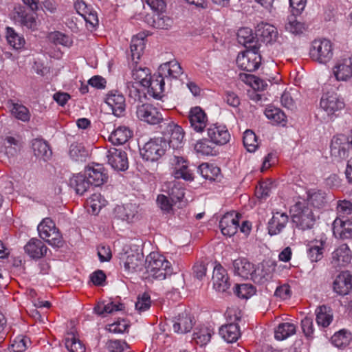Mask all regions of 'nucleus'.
Instances as JSON below:
<instances>
[{
	"mask_svg": "<svg viewBox=\"0 0 352 352\" xmlns=\"http://www.w3.org/2000/svg\"><path fill=\"white\" fill-rule=\"evenodd\" d=\"M113 212L116 218L131 223L136 218L138 207L132 204L117 206Z\"/></svg>",
	"mask_w": 352,
	"mask_h": 352,
	"instance_id": "7c9ffc66",
	"label": "nucleus"
},
{
	"mask_svg": "<svg viewBox=\"0 0 352 352\" xmlns=\"http://www.w3.org/2000/svg\"><path fill=\"white\" fill-rule=\"evenodd\" d=\"M296 333V326L289 322L280 324L274 331V337L278 340H283Z\"/></svg>",
	"mask_w": 352,
	"mask_h": 352,
	"instance_id": "8fccbe9b",
	"label": "nucleus"
},
{
	"mask_svg": "<svg viewBox=\"0 0 352 352\" xmlns=\"http://www.w3.org/2000/svg\"><path fill=\"white\" fill-rule=\"evenodd\" d=\"M146 23L157 29L168 30L173 23V19L163 13H154L152 16H147L146 17Z\"/></svg>",
	"mask_w": 352,
	"mask_h": 352,
	"instance_id": "f704fd0d",
	"label": "nucleus"
},
{
	"mask_svg": "<svg viewBox=\"0 0 352 352\" xmlns=\"http://www.w3.org/2000/svg\"><path fill=\"white\" fill-rule=\"evenodd\" d=\"M111 168L116 171H125L128 169L129 161L124 151L111 148Z\"/></svg>",
	"mask_w": 352,
	"mask_h": 352,
	"instance_id": "2f4dec72",
	"label": "nucleus"
},
{
	"mask_svg": "<svg viewBox=\"0 0 352 352\" xmlns=\"http://www.w3.org/2000/svg\"><path fill=\"white\" fill-rule=\"evenodd\" d=\"M243 144L248 152H254L258 146L256 134L251 130H246L243 133Z\"/></svg>",
	"mask_w": 352,
	"mask_h": 352,
	"instance_id": "052dcab7",
	"label": "nucleus"
},
{
	"mask_svg": "<svg viewBox=\"0 0 352 352\" xmlns=\"http://www.w3.org/2000/svg\"><path fill=\"white\" fill-rule=\"evenodd\" d=\"M23 147L19 137L6 136L0 143V151L8 157L16 155Z\"/></svg>",
	"mask_w": 352,
	"mask_h": 352,
	"instance_id": "cd10ccee",
	"label": "nucleus"
},
{
	"mask_svg": "<svg viewBox=\"0 0 352 352\" xmlns=\"http://www.w3.org/2000/svg\"><path fill=\"white\" fill-rule=\"evenodd\" d=\"M213 334L212 329L208 327H202L199 329H197L193 333V340L195 342L200 346H204L207 344Z\"/></svg>",
	"mask_w": 352,
	"mask_h": 352,
	"instance_id": "603ef678",
	"label": "nucleus"
},
{
	"mask_svg": "<svg viewBox=\"0 0 352 352\" xmlns=\"http://www.w3.org/2000/svg\"><path fill=\"white\" fill-rule=\"evenodd\" d=\"M256 292L255 288L250 284H241L236 285L234 293L240 298L248 299Z\"/></svg>",
	"mask_w": 352,
	"mask_h": 352,
	"instance_id": "e2e57ef3",
	"label": "nucleus"
},
{
	"mask_svg": "<svg viewBox=\"0 0 352 352\" xmlns=\"http://www.w3.org/2000/svg\"><path fill=\"white\" fill-rule=\"evenodd\" d=\"M168 147V140L165 137L154 138L147 142L140 149V154L146 161L154 162L165 154Z\"/></svg>",
	"mask_w": 352,
	"mask_h": 352,
	"instance_id": "6e6552de",
	"label": "nucleus"
},
{
	"mask_svg": "<svg viewBox=\"0 0 352 352\" xmlns=\"http://www.w3.org/2000/svg\"><path fill=\"white\" fill-rule=\"evenodd\" d=\"M265 115L273 123L285 126L287 123V117L280 109L268 107L265 110Z\"/></svg>",
	"mask_w": 352,
	"mask_h": 352,
	"instance_id": "09e8293b",
	"label": "nucleus"
},
{
	"mask_svg": "<svg viewBox=\"0 0 352 352\" xmlns=\"http://www.w3.org/2000/svg\"><path fill=\"white\" fill-rule=\"evenodd\" d=\"M30 344V340L27 337L18 336L13 340L12 348L14 352H23Z\"/></svg>",
	"mask_w": 352,
	"mask_h": 352,
	"instance_id": "338daca9",
	"label": "nucleus"
},
{
	"mask_svg": "<svg viewBox=\"0 0 352 352\" xmlns=\"http://www.w3.org/2000/svg\"><path fill=\"white\" fill-rule=\"evenodd\" d=\"M164 135H170V140L168 141V147L177 149L182 146L184 138L183 129L175 124L173 121L166 120L160 125Z\"/></svg>",
	"mask_w": 352,
	"mask_h": 352,
	"instance_id": "ddd939ff",
	"label": "nucleus"
},
{
	"mask_svg": "<svg viewBox=\"0 0 352 352\" xmlns=\"http://www.w3.org/2000/svg\"><path fill=\"white\" fill-rule=\"evenodd\" d=\"M182 74L179 63L173 60L162 64L157 74L148 80V94L155 99H160L164 91L165 81L177 79Z\"/></svg>",
	"mask_w": 352,
	"mask_h": 352,
	"instance_id": "f257e3e1",
	"label": "nucleus"
},
{
	"mask_svg": "<svg viewBox=\"0 0 352 352\" xmlns=\"http://www.w3.org/2000/svg\"><path fill=\"white\" fill-rule=\"evenodd\" d=\"M135 114L139 120L151 125L164 124L166 120L158 108L150 103L137 105Z\"/></svg>",
	"mask_w": 352,
	"mask_h": 352,
	"instance_id": "9d476101",
	"label": "nucleus"
},
{
	"mask_svg": "<svg viewBox=\"0 0 352 352\" xmlns=\"http://www.w3.org/2000/svg\"><path fill=\"white\" fill-rule=\"evenodd\" d=\"M316 322L318 326L328 327L333 320V314L329 307L324 305L318 307L316 310Z\"/></svg>",
	"mask_w": 352,
	"mask_h": 352,
	"instance_id": "de8ad7c7",
	"label": "nucleus"
},
{
	"mask_svg": "<svg viewBox=\"0 0 352 352\" xmlns=\"http://www.w3.org/2000/svg\"><path fill=\"white\" fill-rule=\"evenodd\" d=\"M289 213L294 225L302 230L311 228L317 219L305 199L298 200L291 206Z\"/></svg>",
	"mask_w": 352,
	"mask_h": 352,
	"instance_id": "f03ea898",
	"label": "nucleus"
},
{
	"mask_svg": "<svg viewBox=\"0 0 352 352\" xmlns=\"http://www.w3.org/2000/svg\"><path fill=\"white\" fill-rule=\"evenodd\" d=\"M130 67L132 69L131 75L135 83L140 84L142 87L148 85V80L150 78L149 69L146 67H138V64L131 63Z\"/></svg>",
	"mask_w": 352,
	"mask_h": 352,
	"instance_id": "79ce46f5",
	"label": "nucleus"
},
{
	"mask_svg": "<svg viewBox=\"0 0 352 352\" xmlns=\"http://www.w3.org/2000/svg\"><path fill=\"white\" fill-rule=\"evenodd\" d=\"M47 38L49 41L55 45H61L64 47H69L73 44V40L69 35L65 34L59 31L49 33Z\"/></svg>",
	"mask_w": 352,
	"mask_h": 352,
	"instance_id": "864d4df0",
	"label": "nucleus"
},
{
	"mask_svg": "<svg viewBox=\"0 0 352 352\" xmlns=\"http://www.w3.org/2000/svg\"><path fill=\"white\" fill-rule=\"evenodd\" d=\"M351 259V250L346 244H342L332 252L331 263L335 267H344Z\"/></svg>",
	"mask_w": 352,
	"mask_h": 352,
	"instance_id": "5701e85b",
	"label": "nucleus"
},
{
	"mask_svg": "<svg viewBox=\"0 0 352 352\" xmlns=\"http://www.w3.org/2000/svg\"><path fill=\"white\" fill-rule=\"evenodd\" d=\"M69 155L75 161H85L88 156V152L80 144H72L69 148Z\"/></svg>",
	"mask_w": 352,
	"mask_h": 352,
	"instance_id": "680f3d73",
	"label": "nucleus"
},
{
	"mask_svg": "<svg viewBox=\"0 0 352 352\" xmlns=\"http://www.w3.org/2000/svg\"><path fill=\"white\" fill-rule=\"evenodd\" d=\"M190 127L197 133H202L208 125V119L205 111L200 107H192L188 112Z\"/></svg>",
	"mask_w": 352,
	"mask_h": 352,
	"instance_id": "f3484780",
	"label": "nucleus"
},
{
	"mask_svg": "<svg viewBox=\"0 0 352 352\" xmlns=\"http://www.w3.org/2000/svg\"><path fill=\"white\" fill-rule=\"evenodd\" d=\"M240 78L254 89L263 91L268 86V82L251 74H240Z\"/></svg>",
	"mask_w": 352,
	"mask_h": 352,
	"instance_id": "3c124183",
	"label": "nucleus"
},
{
	"mask_svg": "<svg viewBox=\"0 0 352 352\" xmlns=\"http://www.w3.org/2000/svg\"><path fill=\"white\" fill-rule=\"evenodd\" d=\"M126 110L125 98L122 93L116 91L111 93V113L116 117L124 116Z\"/></svg>",
	"mask_w": 352,
	"mask_h": 352,
	"instance_id": "58836bf2",
	"label": "nucleus"
},
{
	"mask_svg": "<svg viewBox=\"0 0 352 352\" xmlns=\"http://www.w3.org/2000/svg\"><path fill=\"white\" fill-rule=\"evenodd\" d=\"M65 346L69 352H85V347L73 333H68L65 338Z\"/></svg>",
	"mask_w": 352,
	"mask_h": 352,
	"instance_id": "4d7b16f0",
	"label": "nucleus"
},
{
	"mask_svg": "<svg viewBox=\"0 0 352 352\" xmlns=\"http://www.w3.org/2000/svg\"><path fill=\"white\" fill-rule=\"evenodd\" d=\"M173 328L175 333H186L189 332L193 326L191 317L186 313L179 314L174 319Z\"/></svg>",
	"mask_w": 352,
	"mask_h": 352,
	"instance_id": "c9c22d12",
	"label": "nucleus"
},
{
	"mask_svg": "<svg viewBox=\"0 0 352 352\" xmlns=\"http://www.w3.org/2000/svg\"><path fill=\"white\" fill-rule=\"evenodd\" d=\"M119 258L125 271L129 273L138 272L142 267L144 255L138 245H125L122 252L119 254Z\"/></svg>",
	"mask_w": 352,
	"mask_h": 352,
	"instance_id": "20e7f679",
	"label": "nucleus"
},
{
	"mask_svg": "<svg viewBox=\"0 0 352 352\" xmlns=\"http://www.w3.org/2000/svg\"><path fill=\"white\" fill-rule=\"evenodd\" d=\"M210 140L203 138L198 140L195 144L194 149L196 153L203 155H212L214 153V147Z\"/></svg>",
	"mask_w": 352,
	"mask_h": 352,
	"instance_id": "6e6d98bb",
	"label": "nucleus"
},
{
	"mask_svg": "<svg viewBox=\"0 0 352 352\" xmlns=\"http://www.w3.org/2000/svg\"><path fill=\"white\" fill-rule=\"evenodd\" d=\"M145 265L148 275L155 279L164 280L173 274L170 263L157 252H151L146 258Z\"/></svg>",
	"mask_w": 352,
	"mask_h": 352,
	"instance_id": "7ed1b4c3",
	"label": "nucleus"
},
{
	"mask_svg": "<svg viewBox=\"0 0 352 352\" xmlns=\"http://www.w3.org/2000/svg\"><path fill=\"white\" fill-rule=\"evenodd\" d=\"M352 212V204L347 200L339 201L337 205L338 217L344 219Z\"/></svg>",
	"mask_w": 352,
	"mask_h": 352,
	"instance_id": "774afa93",
	"label": "nucleus"
},
{
	"mask_svg": "<svg viewBox=\"0 0 352 352\" xmlns=\"http://www.w3.org/2000/svg\"><path fill=\"white\" fill-rule=\"evenodd\" d=\"M130 322L126 318H118L111 323V333L124 334L128 333Z\"/></svg>",
	"mask_w": 352,
	"mask_h": 352,
	"instance_id": "0e129e2a",
	"label": "nucleus"
},
{
	"mask_svg": "<svg viewBox=\"0 0 352 352\" xmlns=\"http://www.w3.org/2000/svg\"><path fill=\"white\" fill-rule=\"evenodd\" d=\"M332 43L326 38L316 39L311 45L309 55L311 59L320 64H326L333 55Z\"/></svg>",
	"mask_w": 352,
	"mask_h": 352,
	"instance_id": "1a4fd4ad",
	"label": "nucleus"
},
{
	"mask_svg": "<svg viewBox=\"0 0 352 352\" xmlns=\"http://www.w3.org/2000/svg\"><path fill=\"white\" fill-rule=\"evenodd\" d=\"M331 199L324 191L318 189H310L307 191V202L314 208L321 209L327 207Z\"/></svg>",
	"mask_w": 352,
	"mask_h": 352,
	"instance_id": "393cba45",
	"label": "nucleus"
},
{
	"mask_svg": "<svg viewBox=\"0 0 352 352\" xmlns=\"http://www.w3.org/2000/svg\"><path fill=\"white\" fill-rule=\"evenodd\" d=\"M198 172L205 179L209 180H214L220 173V169L207 163H203L198 167Z\"/></svg>",
	"mask_w": 352,
	"mask_h": 352,
	"instance_id": "bf43d9fd",
	"label": "nucleus"
},
{
	"mask_svg": "<svg viewBox=\"0 0 352 352\" xmlns=\"http://www.w3.org/2000/svg\"><path fill=\"white\" fill-rule=\"evenodd\" d=\"M69 184L78 195H83L92 186L86 174L74 175L69 181Z\"/></svg>",
	"mask_w": 352,
	"mask_h": 352,
	"instance_id": "e433bc0d",
	"label": "nucleus"
},
{
	"mask_svg": "<svg viewBox=\"0 0 352 352\" xmlns=\"http://www.w3.org/2000/svg\"><path fill=\"white\" fill-rule=\"evenodd\" d=\"M85 173L91 185L95 186H101L108 179L107 171H105L104 167L100 164L87 167Z\"/></svg>",
	"mask_w": 352,
	"mask_h": 352,
	"instance_id": "bb28decb",
	"label": "nucleus"
},
{
	"mask_svg": "<svg viewBox=\"0 0 352 352\" xmlns=\"http://www.w3.org/2000/svg\"><path fill=\"white\" fill-rule=\"evenodd\" d=\"M6 39L10 45L16 50L22 48L25 44L24 38L10 27L6 28Z\"/></svg>",
	"mask_w": 352,
	"mask_h": 352,
	"instance_id": "5fc2aeb1",
	"label": "nucleus"
},
{
	"mask_svg": "<svg viewBox=\"0 0 352 352\" xmlns=\"http://www.w3.org/2000/svg\"><path fill=\"white\" fill-rule=\"evenodd\" d=\"M351 333L346 330H340L331 337V343L340 348L348 345L351 340Z\"/></svg>",
	"mask_w": 352,
	"mask_h": 352,
	"instance_id": "13d9d810",
	"label": "nucleus"
},
{
	"mask_svg": "<svg viewBox=\"0 0 352 352\" xmlns=\"http://www.w3.org/2000/svg\"><path fill=\"white\" fill-rule=\"evenodd\" d=\"M32 146L34 155L39 159L47 161L52 155L47 143L43 140L34 139L32 140Z\"/></svg>",
	"mask_w": 352,
	"mask_h": 352,
	"instance_id": "ea45409f",
	"label": "nucleus"
},
{
	"mask_svg": "<svg viewBox=\"0 0 352 352\" xmlns=\"http://www.w3.org/2000/svg\"><path fill=\"white\" fill-rule=\"evenodd\" d=\"M162 191L166 192L168 196L175 204H179V207H183L186 204L184 201V188L177 182L165 183L162 186Z\"/></svg>",
	"mask_w": 352,
	"mask_h": 352,
	"instance_id": "4be33fe9",
	"label": "nucleus"
},
{
	"mask_svg": "<svg viewBox=\"0 0 352 352\" xmlns=\"http://www.w3.org/2000/svg\"><path fill=\"white\" fill-rule=\"evenodd\" d=\"M233 272L236 276L243 278L252 277L254 265L245 258H237L233 261Z\"/></svg>",
	"mask_w": 352,
	"mask_h": 352,
	"instance_id": "473e14b6",
	"label": "nucleus"
},
{
	"mask_svg": "<svg viewBox=\"0 0 352 352\" xmlns=\"http://www.w3.org/2000/svg\"><path fill=\"white\" fill-rule=\"evenodd\" d=\"M330 75L338 82L347 83L352 80V54H344L333 61Z\"/></svg>",
	"mask_w": 352,
	"mask_h": 352,
	"instance_id": "39448f33",
	"label": "nucleus"
},
{
	"mask_svg": "<svg viewBox=\"0 0 352 352\" xmlns=\"http://www.w3.org/2000/svg\"><path fill=\"white\" fill-rule=\"evenodd\" d=\"M257 34L260 36L261 40L267 44H274L278 43L282 44L283 39L281 36H278L277 28L267 23H261L257 25Z\"/></svg>",
	"mask_w": 352,
	"mask_h": 352,
	"instance_id": "6ab92c4d",
	"label": "nucleus"
},
{
	"mask_svg": "<svg viewBox=\"0 0 352 352\" xmlns=\"http://www.w3.org/2000/svg\"><path fill=\"white\" fill-rule=\"evenodd\" d=\"M330 152L331 157L338 162L346 159L349 155L352 156L350 137L344 134L333 136L331 142Z\"/></svg>",
	"mask_w": 352,
	"mask_h": 352,
	"instance_id": "9b49d317",
	"label": "nucleus"
},
{
	"mask_svg": "<svg viewBox=\"0 0 352 352\" xmlns=\"http://www.w3.org/2000/svg\"><path fill=\"white\" fill-rule=\"evenodd\" d=\"M107 204V201L100 194H93L86 201V207L89 213L97 214L101 208Z\"/></svg>",
	"mask_w": 352,
	"mask_h": 352,
	"instance_id": "a18cd8bd",
	"label": "nucleus"
},
{
	"mask_svg": "<svg viewBox=\"0 0 352 352\" xmlns=\"http://www.w3.org/2000/svg\"><path fill=\"white\" fill-rule=\"evenodd\" d=\"M171 174L175 179H182L186 182L194 179L192 171L188 167V162L182 157L174 155L170 160Z\"/></svg>",
	"mask_w": 352,
	"mask_h": 352,
	"instance_id": "2eb2a0df",
	"label": "nucleus"
},
{
	"mask_svg": "<svg viewBox=\"0 0 352 352\" xmlns=\"http://www.w3.org/2000/svg\"><path fill=\"white\" fill-rule=\"evenodd\" d=\"M324 243L316 241L309 243L307 246V256L311 262H318L323 257Z\"/></svg>",
	"mask_w": 352,
	"mask_h": 352,
	"instance_id": "a19ab883",
	"label": "nucleus"
},
{
	"mask_svg": "<svg viewBox=\"0 0 352 352\" xmlns=\"http://www.w3.org/2000/svg\"><path fill=\"white\" fill-rule=\"evenodd\" d=\"M333 233L336 238L348 239L352 238V221L336 217L333 222Z\"/></svg>",
	"mask_w": 352,
	"mask_h": 352,
	"instance_id": "b1692460",
	"label": "nucleus"
},
{
	"mask_svg": "<svg viewBox=\"0 0 352 352\" xmlns=\"http://www.w3.org/2000/svg\"><path fill=\"white\" fill-rule=\"evenodd\" d=\"M156 202L158 207L164 213L168 214L173 211V206L175 204L172 202V200L169 197L163 194L158 195L157 197Z\"/></svg>",
	"mask_w": 352,
	"mask_h": 352,
	"instance_id": "69168bd1",
	"label": "nucleus"
},
{
	"mask_svg": "<svg viewBox=\"0 0 352 352\" xmlns=\"http://www.w3.org/2000/svg\"><path fill=\"white\" fill-rule=\"evenodd\" d=\"M25 252L33 259H39L45 256L47 247L40 239L32 238L24 246Z\"/></svg>",
	"mask_w": 352,
	"mask_h": 352,
	"instance_id": "c85d7f7f",
	"label": "nucleus"
},
{
	"mask_svg": "<svg viewBox=\"0 0 352 352\" xmlns=\"http://www.w3.org/2000/svg\"><path fill=\"white\" fill-rule=\"evenodd\" d=\"M261 63V56L256 49L247 50L239 54L236 64L242 70L249 72L256 70Z\"/></svg>",
	"mask_w": 352,
	"mask_h": 352,
	"instance_id": "f8f14e48",
	"label": "nucleus"
},
{
	"mask_svg": "<svg viewBox=\"0 0 352 352\" xmlns=\"http://www.w3.org/2000/svg\"><path fill=\"white\" fill-rule=\"evenodd\" d=\"M207 135L210 142L217 146L227 144L230 139V134L225 125L212 124L207 128Z\"/></svg>",
	"mask_w": 352,
	"mask_h": 352,
	"instance_id": "dca6fc26",
	"label": "nucleus"
},
{
	"mask_svg": "<svg viewBox=\"0 0 352 352\" xmlns=\"http://www.w3.org/2000/svg\"><path fill=\"white\" fill-rule=\"evenodd\" d=\"M219 334L227 342H236L240 337L241 332L239 327L236 323H230L223 325L219 329Z\"/></svg>",
	"mask_w": 352,
	"mask_h": 352,
	"instance_id": "4c0bfd02",
	"label": "nucleus"
},
{
	"mask_svg": "<svg viewBox=\"0 0 352 352\" xmlns=\"http://www.w3.org/2000/svg\"><path fill=\"white\" fill-rule=\"evenodd\" d=\"M132 132L126 126H119L111 132V143L123 144L131 137Z\"/></svg>",
	"mask_w": 352,
	"mask_h": 352,
	"instance_id": "49530a36",
	"label": "nucleus"
},
{
	"mask_svg": "<svg viewBox=\"0 0 352 352\" xmlns=\"http://www.w3.org/2000/svg\"><path fill=\"white\" fill-rule=\"evenodd\" d=\"M289 221V216L285 212L277 211L273 212L272 217L268 222V232L270 235H276L280 233Z\"/></svg>",
	"mask_w": 352,
	"mask_h": 352,
	"instance_id": "a878e982",
	"label": "nucleus"
},
{
	"mask_svg": "<svg viewBox=\"0 0 352 352\" xmlns=\"http://www.w3.org/2000/svg\"><path fill=\"white\" fill-rule=\"evenodd\" d=\"M240 215L232 211L225 214L220 220L219 227L224 236H232L239 227Z\"/></svg>",
	"mask_w": 352,
	"mask_h": 352,
	"instance_id": "a211bd4d",
	"label": "nucleus"
},
{
	"mask_svg": "<svg viewBox=\"0 0 352 352\" xmlns=\"http://www.w3.org/2000/svg\"><path fill=\"white\" fill-rule=\"evenodd\" d=\"M308 28V24L299 21L295 14L289 16L285 25V29L287 32L298 36L305 34Z\"/></svg>",
	"mask_w": 352,
	"mask_h": 352,
	"instance_id": "72a5a7b5",
	"label": "nucleus"
},
{
	"mask_svg": "<svg viewBox=\"0 0 352 352\" xmlns=\"http://www.w3.org/2000/svg\"><path fill=\"white\" fill-rule=\"evenodd\" d=\"M15 21L21 25L35 31L38 29V23L36 17L25 11L17 12L14 15Z\"/></svg>",
	"mask_w": 352,
	"mask_h": 352,
	"instance_id": "37998d69",
	"label": "nucleus"
},
{
	"mask_svg": "<svg viewBox=\"0 0 352 352\" xmlns=\"http://www.w3.org/2000/svg\"><path fill=\"white\" fill-rule=\"evenodd\" d=\"M345 102L342 96L333 91H324L320 100V108L330 119L337 117L344 109Z\"/></svg>",
	"mask_w": 352,
	"mask_h": 352,
	"instance_id": "423d86ee",
	"label": "nucleus"
},
{
	"mask_svg": "<svg viewBox=\"0 0 352 352\" xmlns=\"http://www.w3.org/2000/svg\"><path fill=\"white\" fill-rule=\"evenodd\" d=\"M213 288L218 292H226L230 287V283L226 269L220 264H217L214 267L212 274Z\"/></svg>",
	"mask_w": 352,
	"mask_h": 352,
	"instance_id": "aec40b11",
	"label": "nucleus"
},
{
	"mask_svg": "<svg viewBox=\"0 0 352 352\" xmlns=\"http://www.w3.org/2000/svg\"><path fill=\"white\" fill-rule=\"evenodd\" d=\"M352 289V274L349 271L341 272L333 283L334 292L340 296L347 295Z\"/></svg>",
	"mask_w": 352,
	"mask_h": 352,
	"instance_id": "412c9836",
	"label": "nucleus"
},
{
	"mask_svg": "<svg viewBox=\"0 0 352 352\" xmlns=\"http://www.w3.org/2000/svg\"><path fill=\"white\" fill-rule=\"evenodd\" d=\"M39 236L46 241L52 247L63 246L64 241L54 222L50 218H45L37 227Z\"/></svg>",
	"mask_w": 352,
	"mask_h": 352,
	"instance_id": "0eeeda50",
	"label": "nucleus"
},
{
	"mask_svg": "<svg viewBox=\"0 0 352 352\" xmlns=\"http://www.w3.org/2000/svg\"><path fill=\"white\" fill-rule=\"evenodd\" d=\"M9 107L11 115L16 120L23 122H28L30 120V111L25 105L12 102Z\"/></svg>",
	"mask_w": 352,
	"mask_h": 352,
	"instance_id": "c03bdc74",
	"label": "nucleus"
},
{
	"mask_svg": "<svg viewBox=\"0 0 352 352\" xmlns=\"http://www.w3.org/2000/svg\"><path fill=\"white\" fill-rule=\"evenodd\" d=\"M145 38L146 34L142 32L132 37L130 45L131 63L138 64L140 60L145 48Z\"/></svg>",
	"mask_w": 352,
	"mask_h": 352,
	"instance_id": "c756f323",
	"label": "nucleus"
},
{
	"mask_svg": "<svg viewBox=\"0 0 352 352\" xmlns=\"http://www.w3.org/2000/svg\"><path fill=\"white\" fill-rule=\"evenodd\" d=\"M276 264L271 260L263 261L254 269L252 279L257 284H265L272 280Z\"/></svg>",
	"mask_w": 352,
	"mask_h": 352,
	"instance_id": "4468645a",
	"label": "nucleus"
}]
</instances>
